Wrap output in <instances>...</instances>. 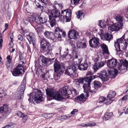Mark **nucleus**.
Instances as JSON below:
<instances>
[{
  "label": "nucleus",
  "instance_id": "f257e3e1",
  "mask_svg": "<svg viewBox=\"0 0 128 128\" xmlns=\"http://www.w3.org/2000/svg\"><path fill=\"white\" fill-rule=\"evenodd\" d=\"M124 34L116 42H115V46L118 52L125 50L127 46V43L124 39Z\"/></svg>",
  "mask_w": 128,
  "mask_h": 128
},
{
  "label": "nucleus",
  "instance_id": "f03ea898",
  "mask_svg": "<svg viewBox=\"0 0 128 128\" xmlns=\"http://www.w3.org/2000/svg\"><path fill=\"white\" fill-rule=\"evenodd\" d=\"M47 94L50 97L58 101H65L66 99L62 97L60 95L59 92L53 89H48L46 90Z\"/></svg>",
  "mask_w": 128,
  "mask_h": 128
},
{
  "label": "nucleus",
  "instance_id": "7ed1b4c3",
  "mask_svg": "<svg viewBox=\"0 0 128 128\" xmlns=\"http://www.w3.org/2000/svg\"><path fill=\"white\" fill-rule=\"evenodd\" d=\"M95 78V76H93L88 77L84 79L85 82L84 83L83 87L85 95L87 97L89 96V92H90V90L91 89L90 87L91 81Z\"/></svg>",
  "mask_w": 128,
  "mask_h": 128
},
{
  "label": "nucleus",
  "instance_id": "20e7f679",
  "mask_svg": "<svg viewBox=\"0 0 128 128\" xmlns=\"http://www.w3.org/2000/svg\"><path fill=\"white\" fill-rule=\"evenodd\" d=\"M77 67L74 64H70L67 68L65 72V74L70 76L71 78H75L77 76L76 70Z\"/></svg>",
  "mask_w": 128,
  "mask_h": 128
},
{
  "label": "nucleus",
  "instance_id": "39448f33",
  "mask_svg": "<svg viewBox=\"0 0 128 128\" xmlns=\"http://www.w3.org/2000/svg\"><path fill=\"white\" fill-rule=\"evenodd\" d=\"M50 45L49 42L46 39H42L40 40V48L47 53H49L52 50L50 48Z\"/></svg>",
  "mask_w": 128,
  "mask_h": 128
},
{
  "label": "nucleus",
  "instance_id": "423d86ee",
  "mask_svg": "<svg viewBox=\"0 0 128 128\" xmlns=\"http://www.w3.org/2000/svg\"><path fill=\"white\" fill-rule=\"evenodd\" d=\"M32 96V100L36 102H39L42 101L44 98L42 97V92L40 90H37L31 93Z\"/></svg>",
  "mask_w": 128,
  "mask_h": 128
},
{
  "label": "nucleus",
  "instance_id": "0eeeda50",
  "mask_svg": "<svg viewBox=\"0 0 128 128\" xmlns=\"http://www.w3.org/2000/svg\"><path fill=\"white\" fill-rule=\"evenodd\" d=\"M71 13L69 9L62 11L60 16V20L62 21L68 22L70 21Z\"/></svg>",
  "mask_w": 128,
  "mask_h": 128
},
{
  "label": "nucleus",
  "instance_id": "6e6552de",
  "mask_svg": "<svg viewBox=\"0 0 128 128\" xmlns=\"http://www.w3.org/2000/svg\"><path fill=\"white\" fill-rule=\"evenodd\" d=\"M54 72H59V75H61L63 72L64 69V67L63 65L56 59L54 64Z\"/></svg>",
  "mask_w": 128,
  "mask_h": 128
},
{
  "label": "nucleus",
  "instance_id": "1a4fd4ad",
  "mask_svg": "<svg viewBox=\"0 0 128 128\" xmlns=\"http://www.w3.org/2000/svg\"><path fill=\"white\" fill-rule=\"evenodd\" d=\"M25 83L24 82L19 87L18 90L16 92V96L18 99H21L24 95V92L25 89Z\"/></svg>",
  "mask_w": 128,
  "mask_h": 128
},
{
  "label": "nucleus",
  "instance_id": "9d476101",
  "mask_svg": "<svg viewBox=\"0 0 128 128\" xmlns=\"http://www.w3.org/2000/svg\"><path fill=\"white\" fill-rule=\"evenodd\" d=\"M123 26L122 23L116 22L108 26V29L110 32L118 31Z\"/></svg>",
  "mask_w": 128,
  "mask_h": 128
},
{
  "label": "nucleus",
  "instance_id": "9b49d317",
  "mask_svg": "<svg viewBox=\"0 0 128 128\" xmlns=\"http://www.w3.org/2000/svg\"><path fill=\"white\" fill-rule=\"evenodd\" d=\"M62 30L59 27H56L55 30L54 34H53V37L54 39L52 40L56 41L57 39L58 40L61 39L62 36L61 33H62Z\"/></svg>",
  "mask_w": 128,
  "mask_h": 128
},
{
  "label": "nucleus",
  "instance_id": "f8f14e48",
  "mask_svg": "<svg viewBox=\"0 0 128 128\" xmlns=\"http://www.w3.org/2000/svg\"><path fill=\"white\" fill-rule=\"evenodd\" d=\"M24 72L23 66L20 64L18 65L16 68L14 69L12 73L13 76H16L17 75H20Z\"/></svg>",
  "mask_w": 128,
  "mask_h": 128
},
{
  "label": "nucleus",
  "instance_id": "ddd939ff",
  "mask_svg": "<svg viewBox=\"0 0 128 128\" xmlns=\"http://www.w3.org/2000/svg\"><path fill=\"white\" fill-rule=\"evenodd\" d=\"M100 40L96 38H93L90 39L89 42L90 46L91 47L97 48L100 44Z\"/></svg>",
  "mask_w": 128,
  "mask_h": 128
},
{
  "label": "nucleus",
  "instance_id": "4468645a",
  "mask_svg": "<svg viewBox=\"0 0 128 128\" xmlns=\"http://www.w3.org/2000/svg\"><path fill=\"white\" fill-rule=\"evenodd\" d=\"M68 36L71 39H75L78 37V34L76 30H72L68 32Z\"/></svg>",
  "mask_w": 128,
  "mask_h": 128
},
{
  "label": "nucleus",
  "instance_id": "2eb2a0df",
  "mask_svg": "<svg viewBox=\"0 0 128 128\" xmlns=\"http://www.w3.org/2000/svg\"><path fill=\"white\" fill-rule=\"evenodd\" d=\"M101 83L99 82L95 81L94 82V86L91 88L90 90V92L91 93H94L96 90L100 86Z\"/></svg>",
  "mask_w": 128,
  "mask_h": 128
},
{
  "label": "nucleus",
  "instance_id": "dca6fc26",
  "mask_svg": "<svg viewBox=\"0 0 128 128\" xmlns=\"http://www.w3.org/2000/svg\"><path fill=\"white\" fill-rule=\"evenodd\" d=\"M100 99L102 100L99 102V103L102 104L101 105H103L104 104H105L106 105H108L111 104L113 101L112 99L109 98L106 100V98L104 97H101L100 98Z\"/></svg>",
  "mask_w": 128,
  "mask_h": 128
},
{
  "label": "nucleus",
  "instance_id": "f3484780",
  "mask_svg": "<svg viewBox=\"0 0 128 128\" xmlns=\"http://www.w3.org/2000/svg\"><path fill=\"white\" fill-rule=\"evenodd\" d=\"M34 2L36 6L38 7L41 6L40 2L43 3L46 5H50L51 4L49 0H35Z\"/></svg>",
  "mask_w": 128,
  "mask_h": 128
},
{
  "label": "nucleus",
  "instance_id": "a211bd4d",
  "mask_svg": "<svg viewBox=\"0 0 128 128\" xmlns=\"http://www.w3.org/2000/svg\"><path fill=\"white\" fill-rule=\"evenodd\" d=\"M117 63V60L112 59L108 60L107 65L109 67L112 68L116 67Z\"/></svg>",
  "mask_w": 128,
  "mask_h": 128
},
{
  "label": "nucleus",
  "instance_id": "6ab92c4d",
  "mask_svg": "<svg viewBox=\"0 0 128 128\" xmlns=\"http://www.w3.org/2000/svg\"><path fill=\"white\" fill-rule=\"evenodd\" d=\"M48 62L47 58L43 56H41L38 58V62L39 65L42 66Z\"/></svg>",
  "mask_w": 128,
  "mask_h": 128
},
{
  "label": "nucleus",
  "instance_id": "aec40b11",
  "mask_svg": "<svg viewBox=\"0 0 128 128\" xmlns=\"http://www.w3.org/2000/svg\"><path fill=\"white\" fill-rule=\"evenodd\" d=\"M99 77L103 81H106L108 79L107 72L105 71H102L99 74Z\"/></svg>",
  "mask_w": 128,
  "mask_h": 128
},
{
  "label": "nucleus",
  "instance_id": "412c9836",
  "mask_svg": "<svg viewBox=\"0 0 128 128\" xmlns=\"http://www.w3.org/2000/svg\"><path fill=\"white\" fill-rule=\"evenodd\" d=\"M86 98H85L84 94H82L75 98V100L78 103L81 104L84 102Z\"/></svg>",
  "mask_w": 128,
  "mask_h": 128
},
{
  "label": "nucleus",
  "instance_id": "4be33fe9",
  "mask_svg": "<svg viewBox=\"0 0 128 128\" xmlns=\"http://www.w3.org/2000/svg\"><path fill=\"white\" fill-rule=\"evenodd\" d=\"M38 16V15L36 14H33L31 15L28 18L29 22L30 23H33L36 25L37 23V19H36V18Z\"/></svg>",
  "mask_w": 128,
  "mask_h": 128
},
{
  "label": "nucleus",
  "instance_id": "5701e85b",
  "mask_svg": "<svg viewBox=\"0 0 128 128\" xmlns=\"http://www.w3.org/2000/svg\"><path fill=\"white\" fill-rule=\"evenodd\" d=\"M52 16L53 18H57L60 16V12L58 10L56 9H53L51 11Z\"/></svg>",
  "mask_w": 128,
  "mask_h": 128
},
{
  "label": "nucleus",
  "instance_id": "b1692460",
  "mask_svg": "<svg viewBox=\"0 0 128 128\" xmlns=\"http://www.w3.org/2000/svg\"><path fill=\"white\" fill-rule=\"evenodd\" d=\"M44 34V36L47 38L52 40L54 39V38L52 37L53 36V33L52 32L46 30Z\"/></svg>",
  "mask_w": 128,
  "mask_h": 128
},
{
  "label": "nucleus",
  "instance_id": "393cba45",
  "mask_svg": "<svg viewBox=\"0 0 128 128\" xmlns=\"http://www.w3.org/2000/svg\"><path fill=\"white\" fill-rule=\"evenodd\" d=\"M37 18H38L37 20V24H43L46 23L47 20L46 19L40 16H39L38 15Z\"/></svg>",
  "mask_w": 128,
  "mask_h": 128
},
{
  "label": "nucleus",
  "instance_id": "a878e982",
  "mask_svg": "<svg viewBox=\"0 0 128 128\" xmlns=\"http://www.w3.org/2000/svg\"><path fill=\"white\" fill-rule=\"evenodd\" d=\"M111 32L112 31L110 32L108 30V31L105 33L104 35L105 40L109 41L112 38V36L111 34Z\"/></svg>",
  "mask_w": 128,
  "mask_h": 128
},
{
  "label": "nucleus",
  "instance_id": "bb28decb",
  "mask_svg": "<svg viewBox=\"0 0 128 128\" xmlns=\"http://www.w3.org/2000/svg\"><path fill=\"white\" fill-rule=\"evenodd\" d=\"M105 62H102L96 63L94 65L93 68L95 70H97L99 68L102 67L105 64Z\"/></svg>",
  "mask_w": 128,
  "mask_h": 128
},
{
  "label": "nucleus",
  "instance_id": "cd10ccee",
  "mask_svg": "<svg viewBox=\"0 0 128 128\" xmlns=\"http://www.w3.org/2000/svg\"><path fill=\"white\" fill-rule=\"evenodd\" d=\"M26 38L30 42V44L31 43L30 41L35 40V36L34 34L30 32L29 34L26 36Z\"/></svg>",
  "mask_w": 128,
  "mask_h": 128
},
{
  "label": "nucleus",
  "instance_id": "c85d7f7f",
  "mask_svg": "<svg viewBox=\"0 0 128 128\" xmlns=\"http://www.w3.org/2000/svg\"><path fill=\"white\" fill-rule=\"evenodd\" d=\"M88 66V65L87 63L86 62H85L83 63H82L81 65L78 66V68L80 70H84L87 69Z\"/></svg>",
  "mask_w": 128,
  "mask_h": 128
},
{
  "label": "nucleus",
  "instance_id": "c756f323",
  "mask_svg": "<svg viewBox=\"0 0 128 128\" xmlns=\"http://www.w3.org/2000/svg\"><path fill=\"white\" fill-rule=\"evenodd\" d=\"M9 110L8 106L6 105H4L0 108V112L2 113H6Z\"/></svg>",
  "mask_w": 128,
  "mask_h": 128
},
{
  "label": "nucleus",
  "instance_id": "7c9ffc66",
  "mask_svg": "<svg viewBox=\"0 0 128 128\" xmlns=\"http://www.w3.org/2000/svg\"><path fill=\"white\" fill-rule=\"evenodd\" d=\"M49 23L52 27H53L56 23V21L55 18L51 16H49Z\"/></svg>",
  "mask_w": 128,
  "mask_h": 128
},
{
  "label": "nucleus",
  "instance_id": "2f4dec72",
  "mask_svg": "<svg viewBox=\"0 0 128 128\" xmlns=\"http://www.w3.org/2000/svg\"><path fill=\"white\" fill-rule=\"evenodd\" d=\"M35 28L37 32L40 33L42 32L43 30V27L41 24H37L35 25Z\"/></svg>",
  "mask_w": 128,
  "mask_h": 128
},
{
  "label": "nucleus",
  "instance_id": "473e14b6",
  "mask_svg": "<svg viewBox=\"0 0 128 128\" xmlns=\"http://www.w3.org/2000/svg\"><path fill=\"white\" fill-rule=\"evenodd\" d=\"M76 45L77 47L79 48H85L86 47V44L84 42H78L76 43Z\"/></svg>",
  "mask_w": 128,
  "mask_h": 128
},
{
  "label": "nucleus",
  "instance_id": "72a5a7b5",
  "mask_svg": "<svg viewBox=\"0 0 128 128\" xmlns=\"http://www.w3.org/2000/svg\"><path fill=\"white\" fill-rule=\"evenodd\" d=\"M101 48L104 53L108 54L109 52L107 46L104 43L101 45Z\"/></svg>",
  "mask_w": 128,
  "mask_h": 128
},
{
  "label": "nucleus",
  "instance_id": "f704fd0d",
  "mask_svg": "<svg viewBox=\"0 0 128 128\" xmlns=\"http://www.w3.org/2000/svg\"><path fill=\"white\" fill-rule=\"evenodd\" d=\"M82 60L81 58H79L78 56H76L74 57L73 60L74 62V65H78L80 64Z\"/></svg>",
  "mask_w": 128,
  "mask_h": 128
},
{
  "label": "nucleus",
  "instance_id": "c9c22d12",
  "mask_svg": "<svg viewBox=\"0 0 128 128\" xmlns=\"http://www.w3.org/2000/svg\"><path fill=\"white\" fill-rule=\"evenodd\" d=\"M68 90L69 89L68 86L63 87L61 91V93L62 95L66 96L68 94Z\"/></svg>",
  "mask_w": 128,
  "mask_h": 128
},
{
  "label": "nucleus",
  "instance_id": "e433bc0d",
  "mask_svg": "<svg viewBox=\"0 0 128 128\" xmlns=\"http://www.w3.org/2000/svg\"><path fill=\"white\" fill-rule=\"evenodd\" d=\"M112 116V112H108L104 116L103 118L104 120H108L110 118L111 116Z\"/></svg>",
  "mask_w": 128,
  "mask_h": 128
},
{
  "label": "nucleus",
  "instance_id": "4c0bfd02",
  "mask_svg": "<svg viewBox=\"0 0 128 128\" xmlns=\"http://www.w3.org/2000/svg\"><path fill=\"white\" fill-rule=\"evenodd\" d=\"M98 25L101 28H105L106 26V22L105 21H103L102 20H100Z\"/></svg>",
  "mask_w": 128,
  "mask_h": 128
},
{
  "label": "nucleus",
  "instance_id": "58836bf2",
  "mask_svg": "<svg viewBox=\"0 0 128 128\" xmlns=\"http://www.w3.org/2000/svg\"><path fill=\"white\" fill-rule=\"evenodd\" d=\"M6 90L3 88H0V97L3 96V95L5 96L7 95V94L5 92Z\"/></svg>",
  "mask_w": 128,
  "mask_h": 128
},
{
  "label": "nucleus",
  "instance_id": "ea45409f",
  "mask_svg": "<svg viewBox=\"0 0 128 128\" xmlns=\"http://www.w3.org/2000/svg\"><path fill=\"white\" fill-rule=\"evenodd\" d=\"M116 95V92L114 91L110 92L107 96V97L109 98H112Z\"/></svg>",
  "mask_w": 128,
  "mask_h": 128
},
{
  "label": "nucleus",
  "instance_id": "a19ab883",
  "mask_svg": "<svg viewBox=\"0 0 128 128\" xmlns=\"http://www.w3.org/2000/svg\"><path fill=\"white\" fill-rule=\"evenodd\" d=\"M116 20L117 22L122 23V22L123 18L122 16L119 15H118L116 18Z\"/></svg>",
  "mask_w": 128,
  "mask_h": 128
},
{
  "label": "nucleus",
  "instance_id": "79ce46f5",
  "mask_svg": "<svg viewBox=\"0 0 128 128\" xmlns=\"http://www.w3.org/2000/svg\"><path fill=\"white\" fill-rule=\"evenodd\" d=\"M76 14L77 18L78 19L82 18V16L84 17V13L80 11H78Z\"/></svg>",
  "mask_w": 128,
  "mask_h": 128
},
{
  "label": "nucleus",
  "instance_id": "37998d69",
  "mask_svg": "<svg viewBox=\"0 0 128 128\" xmlns=\"http://www.w3.org/2000/svg\"><path fill=\"white\" fill-rule=\"evenodd\" d=\"M126 68H125V67L122 65V64H120L118 66V70H120L121 72L122 71L124 70L125 69H126Z\"/></svg>",
  "mask_w": 128,
  "mask_h": 128
},
{
  "label": "nucleus",
  "instance_id": "c03bdc74",
  "mask_svg": "<svg viewBox=\"0 0 128 128\" xmlns=\"http://www.w3.org/2000/svg\"><path fill=\"white\" fill-rule=\"evenodd\" d=\"M94 74V72L90 70H88L86 73V76L92 75Z\"/></svg>",
  "mask_w": 128,
  "mask_h": 128
},
{
  "label": "nucleus",
  "instance_id": "a18cd8bd",
  "mask_svg": "<svg viewBox=\"0 0 128 128\" xmlns=\"http://www.w3.org/2000/svg\"><path fill=\"white\" fill-rule=\"evenodd\" d=\"M23 122L24 123H25L28 117L26 115L24 114L22 116Z\"/></svg>",
  "mask_w": 128,
  "mask_h": 128
},
{
  "label": "nucleus",
  "instance_id": "49530a36",
  "mask_svg": "<svg viewBox=\"0 0 128 128\" xmlns=\"http://www.w3.org/2000/svg\"><path fill=\"white\" fill-rule=\"evenodd\" d=\"M55 6L56 8L58 9H61L63 7L62 5L61 4H58L57 6Z\"/></svg>",
  "mask_w": 128,
  "mask_h": 128
},
{
  "label": "nucleus",
  "instance_id": "de8ad7c7",
  "mask_svg": "<svg viewBox=\"0 0 128 128\" xmlns=\"http://www.w3.org/2000/svg\"><path fill=\"white\" fill-rule=\"evenodd\" d=\"M122 64L126 68L127 66H128V62L126 60H124Z\"/></svg>",
  "mask_w": 128,
  "mask_h": 128
},
{
  "label": "nucleus",
  "instance_id": "09e8293b",
  "mask_svg": "<svg viewBox=\"0 0 128 128\" xmlns=\"http://www.w3.org/2000/svg\"><path fill=\"white\" fill-rule=\"evenodd\" d=\"M98 34L102 38L103 36H104V32L102 30H100V32L98 33Z\"/></svg>",
  "mask_w": 128,
  "mask_h": 128
},
{
  "label": "nucleus",
  "instance_id": "8fccbe9b",
  "mask_svg": "<svg viewBox=\"0 0 128 128\" xmlns=\"http://www.w3.org/2000/svg\"><path fill=\"white\" fill-rule=\"evenodd\" d=\"M6 58L7 59V61L9 64H10L12 62V58L10 57V56L9 55Z\"/></svg>",
  "mask_w": 128,
  "mask_h": 128
},
{
  "label": "nucleus",
  "instance_id": "3c124183",
  "mask_svg": "<svg viewBox=\"0 0 128 128\" xmlns=\"http://www.w3.org/2000/svg\"><path fill=\"white\" fill-rule=\"evenodd\" d=\"M24 114L20 112H18L16 113V114L18 116L20 117H22Z\"/></svg>",
  "mask_w": 128,
  "mask_h": 128
},
{
  "label": "nucleus",
  "instance_id": "603ef678",
  "mask_svg": "<svg viewBox=\"0 0 128 128\" xmlns=\"http://www.w3.org/2000/svg\"><path fill=\"white\" fill-rule=\"evenodd\" d=\"M96 125V124L94 122H90L88 123V126H94Z\"/></svg>",
  "mask_w": 128,
  "mask_h": 128
},
{
  "label": "nucleus",
  "instance_id": "864d4df0",
  "mask_svg": "<svg viewBox=\"0 0 128 128\" xmlns=\"http://www.w3.org/2000/svg\"><path fill=\"white\" fill-rule=\"evenodd\" d=\"M28 20L26 19H24L23 20V22L25 24H28L29 22Z\"/></svg>",
  "mask_w": 128,
  "mask_h": 128
},
{
  "label": "nucleus",
  "instance_id": "5fc2aeb1",
  "mask_svg": "<svg viewBox=\"0 0 128 128\" xmlns=\"http://www.w3.org/2000/svg\"><path fill=\"white\" fill-rule=\"evenodd\" d=\"M32 42V44L34 48H36V43L35 40L31 41Z\"/></svg>",
  "mask_w": 128,
  "mask_h": 128
},
{
  "label": "nucleus",
  "instance_id": "6e6d98bb",
  "mask_svg": "<svg viewBox=\"0 0 128 128\" xmlns=\"http://www.w3.org/2000/svg\"><path fill=\"white\" fill-rule=\"evenodd\" d=\"M74 4L75 5H76L77 4H78L80 0H73Z\"/></svg>",
  "mask_w": 128,
  "mask_h": 128
},
{
  "label": "nucleus",
  "instance_id": "4d7b16f0",
  "mask_svg": "<svg viewBox=\"0 0 128 128\" xmlns=\"http://www.w3.org/2000/svg\"><path fill=\"white\" fill-rule=\"evenodd\" d=\"M11 36L10 37V41L9 43V45H10V44H12V41L13 40V39L12 38V35L13 36V34H11Z\"/></svg>",
  "mask_w": 128,
  "mask_h": 128
},
{
  "label": "nucleus",
  "instance_id": "13d9d810",
  "mask_svg": "<svg viewBox=\"0 0 128 128\" xmlns=\"http://www.w3.org/2000/svg\"><path fill=\"white\" fill-rule=\"evenodd\" d=\"M18 38L19 40L22 41L23 40V38L22 36L21 35H19L18 36Z\"/></svg>",
  "mask_w": 128,
  "mask_h": 128
},
{
  "label": "nucleus",
  "instance_id": "bf43d9fd",
  "mask_svg": "<svg viewBox=\"0 0 128 128\" xmlns=\"http://www.w3.org/2000/svg\"><path fill=\"white\" fill-rule=\"evenodd\" d=\"M78 110H77L74 109L71 112V114H74L76 112H78Z\"/></svg>",
  "mask_w": 128,
  "mask_h": 128
},
{
  "label": "nucleus",
  "instance_id": "052dcab7",
  "mask_svg": "<svg viewBox=\"0 0 128 128\" xmlns=\"http://www.w3.org/2000/svg\"><path fill=\"white\" fill-rule=\"evenodd\" d=\"M72 92L73 94H74L75 95H76L77 94L76 90L75 89H74Z\"/></svg>",
  "mask_w": 128,
  "mask_h": 128
},
{
  "label": "nucleus",
  "instance_id": "680f3d73",
  "mask_svg": "<svg viewBox=\"0 0 128 128\" xmlns=\"http://www.w3.org/2000/svg\"><path fill=\"white\" fill-rule=\"evenodd\" d=\"M8 24H5V29L4 30L3 32H2L3 33L6 30L7 28L8 27Z\"/></svg>",
  "mask_w": 128,
  "mask_h": 128
},
{
  "label": "nucleus",
  "instance_id": "e2e57ef3",
  "mask_svg": "<svg viewBox=\"0 0 128 128\" xmlns=\"http://www.w3.org/2000/svg\"><path fill=\"white\" fill-rule=\"evenodd\" d=\"M27 47L28 48V52H31V49L30 46L28 45Z\"/></svg>",
  "mask_w": 128,
  "mask_h": 128
},
{
  "label": "nucleus",
  "instance_id": "0e129e2a",
  "mask_svg": "<svg viewBox=\"0 0 128 128\" xmlns=\"http://www.w3.org/2000/svg\"><path fill=\"white\" fill-rule=\"evenodd\" d=\"M62 33H61V35L62 36V37H64L66 36V34L65 32H63L62 30Z\"/></svg>",
  "mask_w": 128,
  "mask_h": 128
},
{
  "label": "nucleus",
  "instance_id": "69168bd1",
  "mask_svg": "<svg viewBox=\"0 0 128 128\" xmlns=\"http://www.w3.org/2000/svg\"><path fill=\"white\" fill-rule=\"evenodd\" d=\"M70 44L71 46L73 47L74 46L75 42L74 41H70Z\"/></svg>",
  "mask_w": 128,
  "mask_h": 128
},
{
  "label": "nucleus",
  "instance_id": "338daca9",
  "mask_svg": "<svg viewBox=\"0 0 128 128\" xmlns=\"http://www.w3.org/2000/svg\"><path fill=\"white\" fill-rule=\"evenodd\" d=\"M61 119L63 120L66 119L68 118V117L66 116H61Z\"/></svg>",
  "mask_w": 128,
  "mask_h": 128
},
{
  "label": "nucleus",
  "instance_id": "774afa93",
  "mask_svg": "<svg viewBox=\"0 0 128 128\" xmlns=\"http://www.w3.org/2000/svg\"><path fill=\"white\" fill-rule=\"evenodd\" d=\"M127 98V96H125L122 98V100H125Z\"/></svg>",
  "mask_w": 128,
  "mask_h": 128
}]
</instances>
